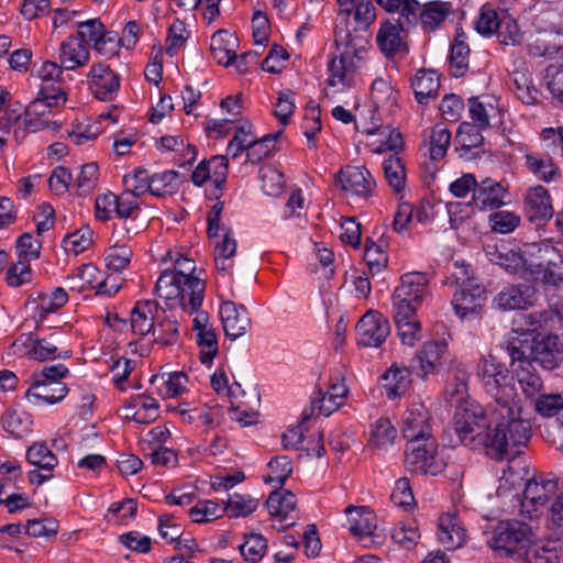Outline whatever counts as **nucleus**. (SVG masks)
Segmentation results:
<instances>
[{
  "label": "nucleus",
  "instance_id": "51",
  "mask_svg": "<svg viewBox=\"0 0 563 563\" xmlns=\"http://www.w3.org/2000/svg\"><path fill=\"white\" fill-rule=\"evenodd\" d=\"M470 48L462 35H457L450 53V67L454 77H461L468 68Z\"/></svg>",
  "mask_w": 563,
  "mask_h": 563
},
{
  "label": "nucleus",
  "instance_id": "42",
  "mask_svg": "<svg viewBox=\"0 0 563 563\" xmlns=\"http://www.w3.org/2000/svg\"><path fill=\"white\" fill-rule=\"evenodd\" d=\"M411 86L419 103H427L433 98L440 87L439 76L434 70H418L411 80Z\"/></svg>",
  "mask_w": 563,
  "mask_h": 563
},
{
  "label": "nucleus",
  "instance_id": "57",
  "mask_svg": "<svg viewBox=\"0 0 563 563\" xmlns=\"http://www.w3.org/2000/svg\"><path fill=\"white\" fill-rule=\"evenodd\" d=\"M526 163L529 170L540 180L553 181L560 176L558 167L549 157L542 158L534 155H528Z\"/></svg>",
  "mask_w": 563,
  "mask_h": 563
},
{
  "label": "nucleus",
  "instance_id": "53",
  "mask_svg": "<svg viewBox=\"0 0 563 563\" xmlns=\"http://www.w3.org/2000/svg\"><path fill=\"white\" fill-rule=\"evenodd\" d=\"M224 515L222 506L214 500H200L188 509L189 518L197 523H205Z\"/></svg>",
  "mask_w": 563,
  "mask_h": 563
},
{
  "label": "nucleus",
  "instance_id": "12",
  "mask_svg": "<svg viewBox=\"0 0 563 563\" xmlns=\"http://www.w3.org/2000/svg\"><path fill=\"white\" fill-rule=\"evenodd\" d=\"M399 92L394 88L388 77H376L369 88L371 121L383 122L398 109Z\"/></svg>",
  "mask_w": 563,
  "mask_h": 563
},
{
  "label": "nucleus",
  "instance_id": "11",
  "mask_svg": "<svg viewBox=\"0 0 563 563\" xmlns=\"http://www.w3.org/2000/svg\"><path fill=\"white\" fill-rule=\"evenodd\" d=\"M486 290L475 278H466L453 294L452 306L461 320L476 318L485 302Z\"/></svg>",
  "mask_w": 563,
  "mask_h": 563
},
{
  "label": "nucleus",
  "instance_id": "2",
  "mask_svg": "<svg viewBox=\"0 0 563 563\" xmlns=\"http://www.w3.org/2000/svg\"><path fill=\"white\" fill-rule=\"evenodd\" d=\"M336 52L327 64L323 96L330 102L349 104L357 101L356 86L365 64L367 47L347 31L344 35L335 31Z\"/></svg>",
  "mask_w": 563,
  "mask_h": 563
},
{
  "label": "nucleus",
  "instance_id": "38",
  "mask_svg": "<svg viewBox=\"0 0 563 563\" xmlns=\"http://www.w3.org/2000/svg\"><path fill=\"white\" fill-rule=\"evenodd\" d=\"M267 142L272 143L273 140L269 136H263L261 140H257L252 132V125L245 122L238 128L234 137L228 144L227 153L232 158H236L242 152L246 151L247 157H252V152L257 146L266 145Z\"/></svg>",
  "mask_w": 563,
  "mask_h": 563
},
{
  "label": "nucleus",
  "instance_id": "44",
  "mask_svg": "<svg viewBox=\"0 0 563 563\" xmlns=\"http://www.w3.org/2000/svg\"><path fill=\"white\" fill-rule=\"evenodd\" d=\"M67 393L68 387L62 382H48L47 384L33 382L31 388L26 390L25 397H34L54 405L64 399Z\"/></svg>",
  "mask_w": 563,
  "mask_h": 563
},
{
  "label": "nucleus",
  "instance_id": "26",
  "mask_svg": "<svg viewBox=\"0 0 563 563\" xmlns=\"http://www.w3.org/2000/svg\"><path fill=\"white\" fill-rule=\"evenodd\" d=\"M90 89L96 98L102 101L113 100L120 88V76L108 65L97 64L89 73Z\"/></svg>",
  "mask_w": 563,
  "mask_h": 563
},
{
  "label": "nucleus",
  "instance_id": "32",
  "mask_svg": "<svg viewBox=\"0 0 563 563\" xmlns=\"http://www.w3.org/2000/svg\"><path fill=\"white\" fill-rule=\"evenodd\" d=\"M382 388L389 399L402 397L411 385L410 369L398 363L391 364L380 376Z\"/></svg>",
  "mask_w": 563,
  "mask_h": 563
},
{
  "label": "nucleus",
  "instance_id": "52",
  "mask_svg": "<svg viewBox=\"0 0 563 563\" xmlns=\"http://www.w3.org/2000/svg\"><path fill=\"white\" fill-rule=\"evenodd\" d=\"M236 252V241L231 238L229 232L216 242L214 261L219 271L225 272L232 267V257Z\"/></svg>",
  "mask_w": 563,
  "mask_h": 563
},
{
  "label": "nucleus",
  "instance_id": "40",
  "mask_svg": "<svg viewBox=\"0 0 563 563\" xmlns=\"http://www.w3.org/2000/svg\"><path fill=\"white\" fill-rule=\"evenodd\" d=\"M59 59L63 68L75 69L88 63L89 51L84 43L78 41V37L70 35L60 44Z\"/></svg>",
  "mask_w": 563,
  "mask_h": 563
},
{
  "label": "nucleus",
  "instance_id": "4",
  "mask_svg": "<svg viewBox=\"0 0 563 563\" xmlns=\"http://www.w3.org/2000/svg\"><path fill=\"white\" fill-rule=\"evenodd\" d=\"M562 243L542 240L526 245V254L530 256V276L540 278L544 285L558 286L563 283Z\"/></svg>",
  "mask_w": 563,
  "mask_h": 563
},
{
  "label": "nucleus",
  "instance_id": "48",
  "mask_svg": "<svg viewBox=\"0 0 563 563\" xmlns=\"http://www.w3.org/2000/svg\"><path fill=\"white\" fill-rule=\"evenodd\" d=\"M452 13V3L445 1H430L424 4L420 18L424 25L434 29L444 22Z\"/></svg>",
  "mask_w": 563,
  "mask_h": 563
},
{
  "label": "nucleus",
  "instance_id": "13",
  "mask_svg": "<svg viewBox=\"0 0 563 563\" xmlns=\"http://www.w3.org/2000/svg\"><path fill=\"white\" fill-rule=\"evenodd\" d=\"M522 345H517L516 341H511L508 351L512 362H518V368L515 369L517 382L522 394L527 398H534L543 389V382L536 373L529 360H526V350Z\"/></svg>",
  "mask_w": 563,
  "mask_h": 563
},
{
  "label": "nucleus",
  "instance_id": "8",
  "mask_svg": "<svg viewBox=\"0 0 563 563\" xmlns=\"http://www.w3.org/2000/svg\"><path fill=\"white\" fill-rule=\"evenodd\" d=\"M428 283L423 273L410 272L402 275L391 296L393 308L417 311L428 294Z\"/></svg>",
  "mask_w": 563,
  "mask_h": 563
},
{
  "label": "nucleus",
  "instance_id": "63",
  "mask_svg": "<svg viewBox=\"0 0 563 563\" xmlns=\"http://www.w3.org/2000/svg\"><path fill=\"white\" fill-rule=\"evenodd\" d=\"M351 18L354 30L365 31L375 22L376 9L371 1L364 0L351 10Z\"/></svg>",
  "mask_w": 563,
  "mask_h": 563
},
{
  "label": "nucleus",
  "instance_id": "64",
  "mask_svg": "<svg viewBox=\"0 0 563 563\" xmlns=\"http://www.w3.org/2000/svg\"><path fill=\"white\" fill-rule=\"evenodd\" d=\"M534 410L542 417H552L563 411V398L559 394H543L534 399Z\"/></svg>",
  "mask_w": 563,
  "mask_h": 563
},
{
  "label": "nucleus",
  "instance_id": "28",
  "mask_svg": "<svg viewBox=\"0 0 563 563\" xmlns=\"http://www.w3.org/2000/svg\"><path fill=\"white\" fill-rule=\"evenodd\" d=\"M227 156L217 155L210 161H201L191 173V180L196 186L203 185L210 180L217 188H220L228 176Z\"/></svg>",
  "mask_w": 563,
  "mask_h": 563
},
{
  "label": "nucleus",
  "instance_id": "33",
  "mask_svg": "<svg viewBox=\"0 0 563 563\" xmlns=\"http://www.w3.org/2000/svg\"><path fill=\"white\" fill-rule=\"evenodd\" d=\"M470 118L478 130L490 126L493 120L500 117L498 101L493 96L473 97L468 100Z\"/></svg>",
  "mask_w": 563,
  "mask_h": 563
},
{
  "label": "nucleus",
  "instance_id": "22",
  "mask_svg": "<svg viewBox=\"0 0 563 563\" xmlns=\"http://www.w3.org/2000/svg\"><path fill=\"white\" fill-rule=\"evenodd\" d=\"M362 132L373 137L369 145L374 153L390 151L397 154L404 150L405 143L401 133L390 125H384L383 122L373 120L368 126H364Z\"/></svg>",
  "mask_w": 563,
  "mask_h": 563
},
{
  "label": "nucleus",
  "instance_id": "36",
  "mask_svg": "<svg viewBox=\"0 0 563 563\" xmlns=\"http://www.w3.org/2000/svg\"><path fill=\"white\" fill-rule=\"evenodd\" d=\"M525 203L531 221H547L553 216L551 197L543 186L530 188L526 194Z\"/></svg>",
  "mask_w": 563,
  "mask_h": 563
},
{
  "label": "nucleus",
  "instance_id": "54",
  "mask_svg": "<svg viewBox=\"0 0 563 563\" xmlns=\"http://www.w3.org/2000/svg\"><path fill=\"white\" fill-rule=\"evenodd\" d=\"M520 216L515 211L498 210L490 213L488 223L490 229L499 234H509L520 224Z\"/></svg>",
  "mask_w": 563,
  "mask_h": 563
},
{
  "label": "nucleus",
  "instance_id": "10",
  "mask_svg": "<svg viewBox=\"0 0 563 563\" xmlns=\"http://www.w3.org/2000/svg\"><path fill=\"white\" fill-rule=\"evenodd\" d=\"M334 185L345 195L368 199L374 196L376 180L365 166L346 165L334 175Z\"/></svg>",
  "mask_w": 563,
  "mask_h": 563
},
{
  "label": "nucleus",
  "instance_id": "25",
  "mask_svg": "<svg viewBox=\"0 0 563 563\" xmlns=\"http://www.w3.org/2000/svg\"><path fill=\"white\" fill-rule=\"evenodd\" d=\"M536 300V289L520 284L504 287L494 298V303L500 310L510 311L528 309Z\"/></svg>",
  "mask_w": 563,
  "mask_h": 563
},
{
  "label": "nucleus",
  "instance_id": "60",
  "mask_svg": "<svg viewBox=\"0 0 563 563\" xmlns=\"http://www.w3.org/2000/svg\"><path fill=\"white\" fill-rule=\"evenodd\" d=\"M390 499L393 504L405 511H410L416 507V499L409 481L405 477L395 482Z\"/></svg>",
  "mask_w": 563,
  "mask_h": 563
},
{
  "label": "nucleus",
  "instance_id": "31",
  "mask_svg": "<svg viewBox=\"0 0 563 563\" xmlns=\"http://www.w3.org/2000/svg\"><path fill=\"white\" fill-rule=\"evenodd\" d=\"M205 280L202 277H191L181 280L178 287V307L189 313L201 312L200 307L205 299Z\"/></svg>",
  "mask_w": 563,
  "mask_h": 563
},
{
  "label": "nucleus",
  "instance_id": "50",
  "mask_svg": "<svg viewBox=\"0 0 563 563\" xmlns=\"http://www.w3.org/2000/svg\"><path fill=\"white\" fill-rule=\"evenodd\" d=\"M239 549L245 561L257 563L267 551V541L262 534L252 532L244 536V541Z\"/></svg>",
  "mask_w": 563,
  "mask_h": 563
},
{
  "label": "nucleus",
  "instance_id": "6",
  "mask_svg": "<svg viewBox=\"0 0 563 563\" xmlns=\"http://www.w3.org/2000/svg\"><path fill=\"white\" fill-rule=\"evenodd\" d=\"M157 325L162 333L176 334V263L162 272L154 288Z\"/></svg>",
  "mask_w": 563,
  "mask_h": 563
},
{
  "label": "nucleus",
  "instance_id": "27",
  "mask_svg": "<svg viewBox=\"0 0 563 563\" xmlns=\"http://www.w3.org/2000/svg\"><path fill=\"white\" fill-rule=\"evenodd\" d=\"M393 318L400 342L413 347L422 338V325L417 311L393 308Z\"/></svg>",
  "mask_w": 563,
  "mask_h": 563
},
{
  "label": "nucleus",
  "instance_id": "21",
  "mask_svg": "<svg viewBox=\"0 0 563 563\" xmlns=\"http://www.w3.org/2000/svg\"><path fill=\"white\" fill-rule=\"evenodd\" d=\"M223 416L221 406L195 405L178 400V418L184 423L213 428L222 422Z\"/></svg>",
  "mask_w": 563,
  "mask_h": 563
},
{
  "label": "nucleus",
  "instance_id": "16",
  "mask_svg": "<svg viewBox=\"0 0 563 563\" xmlns=\"http://www.w3.org/2000/svg\"><path fill=\"white\" fill-rule=\"evenodd\" d=\"M130 327L133 333L146 335L151 330L155 334L158 331L159 339L164 344H173L175 334L162 333L157 325V312L151 300L137 301L130 313Z\"/></svg>",
  "mask_w": 563,
  "mask_h": 563
},
{
  "label": "nucleus",
  "instance_id": "20",
  "mask_svg": "<svg viewBox=\"0 0 563 563\" xmlns=\"http://www.w3.org/2000/svg\"><path fill=\"white\" fill-rule=\"evenodd\" d=\"M219 317L224 334L231 340L241 338L251 328V319L245 307L232 300L221 302Z\"/></svg>",
  "mask_w": 563,
  "mask_h": 563
},
{
  "label": "nucleus",
  "instance_id": "1",
  "mask_svg": "<svg viewBox=\"0 0 563 563\" xmlns=\"http://www.w3.org/2000/svg\"><path fill=\"white\" fill-rule=\"evenodd\" d=\"M478 376L485 391L495 400L485 448L492 459L504 460L512 454V450L528 443L531 423L523 417L505 364L493 356L484 358L478 364Z\"/></svg>",
  "mask_w": 563,
  "mask_h": 563
},
{
  "label": "nucleus",
  "instance_id": "39",
  "mask_svg": "<svg viewBox=\"0 0 563 563\" xmlns=\"http://www.w3.org/2000/svg\"><path fill=\"white\" fill-rule=\"evenodd\" d=\"M529 476L530 471L525 462L520 459H511L498 478L497 495L505 496L517 489L523 482L529 481Z\"/></svg>",
  "mask_w": 563,
  "mask_h": 563
},
{
  "label": "nucleus",
  "instance_id": "29",
  "mask_svg": "<svg viewBox=\"0 0 563 563\" xmlns=\"http://www.w3.org/2000/svg\"><path fill=\"white\" fill-rule=\"evenodd\" d=\"M448 355L449 344L444 338L426 341L417 353L419 367L423 376L433 374Z\"/></svg>",
  "mask_w": 563,
  "mask_h": 563
},
{
  "label": "nucleus",
  "instance_id": "45",
  "mask_svg": "<svg viewBox=\"0 0 563 563\" xmlns=\"http://www.w3.org/2000/svg\"><path fill=\"white\" fill-rule=\"evenodd\" d=\"M384 176L395 192H400L406 186V170L400 157L390 155L383 163Z\"/></svg>",
  "mask_w": 563,
  "mask_h": 563
},
{
  "label": "nucleus",
  "instance_id": "37",
  "mask_svg": "<svg viewBox=\"0 0 563 563\" xmlns=\"http://www.w3.org/2000/svg\"><path fill=\"white\" fill-rule=\"evenodd\" d=\"M238 47V37L227 30H220L211 36L210 51L212 57L218 64L224 67H229L233 64Z\"/></svg>",
  "mask_w": 563,
  "mask_h": 563
},
{
  "label": "nucleus",
  "instance_id": "46",
  "mask_svg": "<svg viewBox=\"0 0 563 563\" xmlns=\"http://www.w3.org/2000/svg\"><path fill=\"white\" fill-rule=\"evenodd\" d=\"M1 420L3 429L16 439H21L32 431L30 417L15 409H8Z\"/></svg>",
  "mask_w": 563,
  "mask_h": 563
},
{
  "label": "nucleus",
  "instance_id": "17",
  "mask_svg": "<svg viewBox=\"0 0 563 563\" xmlns=\"http://www.w3.org/2000/svg\"><path fill=\"white\" fill-rule=\"evenodd\" d=\"M401 433L407 442L433 434L431 416L423 404L411 405L401 418Z\"/></svg>",
  "mask_w": 563,
  "mask_h": 563
},
{
  "label": "nucleus",
  "instance_id": "34",
  "mask_svg": "<svg viewBox=\"0 0 563 563\" xmlns=\"http://www.w3.org/2000/svg\"><path fill=\"white\" fill-rule=\"evenodd\" d=\"M296 505V497L289 490L273 492L269 495L266 506L273 517L279 518V525H274L276 529H284L295 523V517L290 514L295 511Z\"/></svg>",
  "mask_w": 563,
  "mask_h": 563
},
{
  "label": "nucleus",
  "instance_id": "24",
  "mask_svg": "<svg viewBox=\"0 0 563 563\" xmlns=\"http://www.w3.org/2000/svg\"><path fill=\"white\" fill-rule=\"evenodd\" d=\"M192 328L200 349V361L209 366L218 354V340L210 324L209 314L206 311L197 312L192 320Z\"/></svg>",
  "mask_w": 563,
  "mask_h": 563
},
{
  "label": "nucleus",
  "instance_id": "49",
  "mask_svg": "<svg viewBox=\"0 0 563 563\" xmlns=\"http://www.w3.org/2000/svg\"><path fill=\"white\" fill-rule=\"evenodd\" d=\"M26 460L44 472H52L58 463L56 455L44 442L31 445L26 451Z\"/></svg>",
  "mask_w": 563,
  "mask_h": 563
},
{
  "label": "nucleus",
  "instance_id": "9",
  "mask_svg": "<svg viewBox=\"0 0 563 563\" xmlns=\"http://www.w3.org/2000/svg\"><path fill=\"white\" fill-rule=\"evenodd\" d=\"M558 482L553 478H529L520 501V512L530 519L538 518L549 500L558 493Z\"/></svg>",
  "mask_w": 563,
  "mask_h": 563
},
{
  "label": "nucleus",
  "instance_id": "59",
  "mask_svg": "<svg viewBox=\"0 0 563 563\" xmlns=\"http://www.w3.org/2000/svg\"><path fill=\"white\" fill-rule=\"evenodd\" d=\"M176 179L175 170H166L164 173L154 174L150 178L147 184L148 191L157 197H173L176 186L174 180Z\"/></svg>",
  "mask_w": 563,
  "mask_h": 563
},
{
  "label": "nucleus",
  "instance_id": "15",
  "mask_svg": "<svg viewBox=\"0 0 563 563\" xmlns=\"http://www.w3.org/2000/svg\"><path fill=\"white\" fill-rule=\"evenodd\" d=\"M510 201L508 188L493 178L481 180L472 196L473 206L481 211L498 209Z\"/></svg>",
  "mask_w": 563,
  "mask_h": 563
},
{
  "label": "nucleus",
  "instance_id": "58",
  "mask_svg": "<svg viewBox=\"0 0 563 563\" xmlns=\"http://www.w3.org/2000/svg\"><path fill=\"white\" fill-rule=\"evenodd\" d=\"M262 190L267 196H278L284 188L285 177L275 166L266 165L260 169Z\"/></svg>",
  "mask_w": 563,
  "mask_h": 563
},
{
  "label": "nucleus",
  "instance_id": "23",
  "mask_svg": "<svg viewBox=\"0 0 563 563\" xmlns=\"http://www.w3.org/2000/svg\"><path fill=\"white\" fill-rule=\"evenodd\" d=\"M454 429L461 442L484 426V409L475 400H466L455 407Z\"/></svg>",
  "mask_w": 563,
  "mask_h": 563
},
{
  "label": "nucleus",
  "instance_id": "5",
  "mask_svg": "<svg viewBox=\"0 0 563 563\" xmlns=\"http://www.w3.org/2000/svg\"><path fill=\"white\" fill-rule=\"evenodd\" d=\"M514 340L517 345H522V349L526 350V360L532 356L536 362L545 368L552 369L563 360V343L560 342L556 335L542 334L533 338L529 331L519 332V330L514 329L508 346Z\"/></svg>",
  "mask_w": 563,
  "mask_h": 563
},
{
  "label": "nucleus",
  "instance_id": "41",
  "mask_svg": "<svg viewBox=\"0 0 563 563\" xmlns=\"http://www.w3.org/2000/svg\"><path fill=\"white\" fill-rule=\"evenodd\" d=\"M396 438L397 429L388 418H378L369 426L368 444L376 450L387 451Z\"/></svg>",
  "mask_w": 563,
  "mask_h": 563
},
{
  "label": "nucleus",
  "instance_id": "61",
  "mask_svg": "<svg viewBox=\"0 0 563 563\" xmlns=\"http://www.w3.org/2000/svg\"><path fill=\"white\" fill-rule=\"evenodd\" d=\"M92 230L88 225L81 227L64 238L63 246L67 252H73L77 255L86 251L92 244Z\"/></svg>",
  "mask_w": 563,
  "mask_h": 563
},
{
  "label": "nucleus",
  "instance_id": "35",
  "mask_svg": "<svg viewBox=\"0 0 563 563\" xmlns=\"http://www.w3.org/2000/svg\"><path fill=\"white\" fill-rule=\"evenodd\" d=\"M439 541L448 550L462 548L466 542V530L460 518L453 514H443L438 525Z\"/></svg>",
  "mask_w": 563,
  "mask_h": 563
},
{
  "label": "nucleus",
  "instance_id": "56",
  "mask_svg": "<svg viewBox=\"0 0 563 563\" xmlns=\"http://www.w3.org/2000/svg\"><path fill=\"white\" fill-rule=\"evenodd\" d=\"M38 298H42V303L37 307L40 312L36 328L40 327V323L45 320L48 313L57 311L67 302L68 295L64 288L57 287L51 296L40 292Z\"/></svg>",
  "mask_w": 563,
  "mask_h": 563
},
{
  "label": "nucleus",
  "instance_id": "19",
  "mask_svg": "<svg viewBox=\"0 0 563 563\" xmlns=\"http://www.w3.org/2000/svg\"><path fill=\"white\" fill-rule=\"evenodd\" d=\"M376 43L382 54L387 58L406 55L409 51L399 22L384 21L376 33Z\"/></svg>",
  "mask_w": 563,
  "mask_h": 563
},
{
  "label": "nucleus",
  "instance_id": "43",
  "mask_svg": "<svg viewBox=\"0 0 563 563\" xmlns=\"http://www.w3.org/2000/svg\"><path fill=\"white\" fill-rule=\"evenodd\" d=\"M424 141H429V153L433 161L443 158L451 144V132L443 123L435 124L423 134Z\"/></svg>",
  "mask_w": 563,
  "mask_h": 563
},
{
  "label": "nucleus",
  "instance_id": "47",
  "mask_svg": "<svg viewBox=\"0 0 563 563\" xmlns=\"http://www.w3.org/2000/svg\"><path fill=\"white\" fill-rule=\"evenodd\" d=\"M258 507L257 499L249 495H230L225 506L222 507L229 518L246 517L253 514Z\"/></svg>",
  "mask_w": 563,
  "mask_h": 563
},
{
  "label": "nucleus",
  "instance_id": "62",
  "mask_svg": "<svg viewBox=\"0 0 563 563\" xmlns=\"http://www.w3.org/2000/svg\"><path fill=\"white\" fill-rule=\"evenodd\" d=\"M266 483L282 486L292 472L291 462L287 456H278L268 463Z\"/></svg>",
  "mask_w": 563,
  "mask_h": 563
},
{
  "label": "nucleus",
  "instance_id": "18",
  "mask_svg": "<svg viewBox=\"0 0 563 563\" xmlns=\"http://www.w3.org/2000/svg\"><path fill=\"white\" fill-rule=\"evenodd\" d=\"M486 256L489 262L503 267L508 273L522 276L530 275V256L526 254V249L518 252L506 244L488 245Z\"/></svg>",
  "mask_w": 563,
  "mask_h": 563
},
{
  "label": "nucleus",
  "instance_id": "14",
  "mask_svg": "<svg viewBox=\"0 0 563 563\" xmlns=\"http://www.w3.org/2000/svg\"><path fill=\"white\" fill-rule=\"evenodd\" d=\"M388 334V320L375 310H368L356 324V340L366 347L379 346Z\"/></svg>",
  "mask_w": 563,
  "mask_h": 563
},
{
  "label": "nucleus",
  "instance_id": "7",
  "mask_svg": "<svg viewBox=\"0 0 563 563\" xmlns=\"http://www.w3.org/2000/svg\"><path fill=\"white\" fill-rule=\"evenodd\" d=\"M405 464L412 472L435 476L446 466L434 435L407 442Z\"/></svg>",
  "mask_w": 563,
  "mask_h": 563
},
{
  "label": "nucleus",
  "instance_id": "3",
  "mask_svg": "<svg viewBox=\"0 0 563 563\" xmlns=\"http://www.w3.org/2000/svg\"><path fill=\"white\" fill-rule=\"evenodd\" d=\"M538 526L521 520H501L489 526L484 533L488 545L501 556L521 560L538 541Z\"/></svg>",
  "mask_w": 563,
  "mask_h": 563
},
{
  "label": "nucleus",
  "instance_id": "55",
  "mask_svg": "<svg viewBox=\"0 0 563 563\" xmlns=\"http://www.w3.org/2000/svg\"><path fill=\"white\" fill-rule=\"evenodd\" d=\"M501 18L492 4L485 3L479 9L475 30L484 36H489L499 30Z\"/></svg>",
  "mask_w": 563,
  "mask_h": 563
},
{
  "label": "nucleus",
  "instance_id": "30",
  "mask_svg": "<svg viewBox=\"0 0 563 563\" xmlns=\"http://www.w3.org/2000/svg\"><path fill=\"white\" fill-rule=\"evenodd\" d=\"M349 530L358 539L373 537L377 528V517L367 506H349L345 508Z\"/></svg>",
  "mask_w": 563,
  "mask_h": 563
}]
</instances>
